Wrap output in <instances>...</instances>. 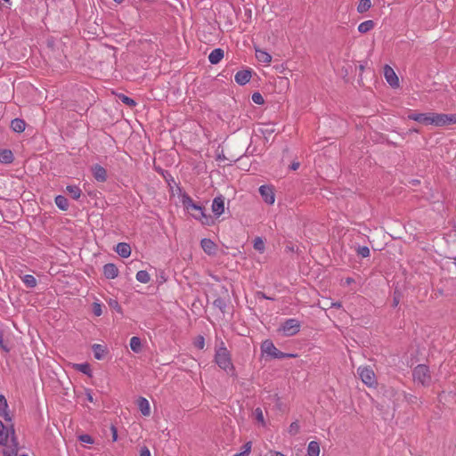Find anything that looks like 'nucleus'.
<instances>
[{"label": "nucleus", "mask_w": 456, "mask_h": 456, "mask_svg": "<svg viewBox=\"0 0 456 456\" xmlns=\"http://www.w3.org/2000/svg\"><path fill=\"white\" fill-rule=\"evenodd\" d=\"M248 150L249 146L244 151V150L239 147L238 144H224V146H219L216 150L217 159L236 162L245 154V152H248Z\"/></svg>", "instance_id": "nucleus-1"}, {"label": "nucleus", "mask_w": 456, "mask_h": 456, "mask_svg": "<svg viewBox=\"0 0 456 456\" xmlns=\"http://www.w3.org/2000/svg\"><path fill=\"white\" fill-rule=\"evenodd\" d=\"M215 362L218 365V367H220L226 372L234 370V366L232 362L231 354L223 341H220L219 346L216 349Z\"/></svg>", "instance_id": "nucleus-2"}, {"label": "nucleus", "mask_w": 456, "mask_h": 456, "mask_svg": "<svg viewBox=\"0 0 456 456\" xmlns=\"http://www.w3.org/2000/svg\"><path fill=\"white\" fill-rule=\"evenodd\" d=\"M413 380L423 387H428L432 382L429 368L425 364L417 365L412 372Z\"/></svg>", "instance_id": "nucleus-3"}, {"label": "nucleus", "mask_w": 456, "mask_h": 456, "mask_svg": "<svg viewBox=\"0 0 456 456\" xmlns=\"http://www.w3.org/2000/svg\"><path fill=\"white\" fill-rule=\"evenodd\" d=\"M263 354H266L274 359H283L286 357H293L294 354H285L278 350L271 340H265L261 346Z\"/></svg>", "instance_id": "nucleus-4"}, {"label": "nucleus", "mask_w": 456, "mask_h": 456, "mask_svg": "<svg viewBox=\"0 0 456 456\" xmlns=\"http://www.w3.org/2000/svg\"><path fill=\"white\" fill-rule=\"evenodd\" d=\"M456 124V114H444L432 112V126H450Z\"/></svg>", "instance_id": "nucleus-5"}, {"label": "nucleus", "mask_w": 456, "mask_h": 456, "mask_svg": "<svg viewBox=\"0 0 456 456\" xmlns=\"http://www.w3.org/2000/svg\"><path fill=\"white\" fill-rule=\"evenodd\" d=\"M300 329V322L297 319H287L281 327L279 331L284 336L290 337L297 334Z\"/></svg>", "instance_id": "nucleus-6"}, {"label": "nucleus", "mask_w": 456, "mask_h": 456, "mask_svg": "<svg viewBox=\"0 0 456 456\" xmlns=\"http://www.w3.org/2000/svg\"><path fill=\"white\" fill-rule=\"evenodd\" d=\"M10 437L16 447L17 443L15 441L13 426L12 424L10 426H5L3 422H0V444L5 445Z\"/></svg>", "instance_id": "nucleus-7"}, {"label": "nucleus", "mask_w": 456, "mask_h": 456, "mask_svg": "<svg viewBox=\"0 0 456 456\" xmlns=\"http://www.w3.org/2000/svg\"><path fill=\"white\" fill-rule=\"evenodd\" d=\"M357 372L365 385L372 387L376 383L374 371L370 367H359Z\"/></svg>", "instance_id": "nucleus-8"}, {"label": "nucleus", "mask_w": 456, "mask_h": 456, "mask_svg": "<svg viewBox=\"0 0 456 456\" xmlns=\"http://www.w3.org/2000/svg\"><path fill=\"white\" fill-rule=\"evenodd\" d=\"M259 193L264 201L269 205H273L275 201V195L273 186L261 185L259 187Z\"/></svg>", "instance_id": "nucleus-9"}, {"label": "nucleus", "mask_w": 456, "mask_h": 456, "mask_svg": "<svg viewBox=\"0 0 456 456\" xmlns=\"http://www.w3.org/2000/svg\"><path fill=\"white\" fill-rule=\"evenodd\" d=\"M195 213H191L193 218L200 221L202 224L209 225L212 224V217L206 214L203 207L200 206V209H193Z\"/></svg>", "instance_id": "nucleus-10"}, {"label": "nucleus", "mask_w": 456, "mask_h": 456, "mask_svg": "<svg viewBox=\"0 0 456 456\" xmlns=\"http://www.w3.org/2000/svg\"><path fill=\"white\" fill-rule=\"evenodd\" d=\"M410 119H412L419 124L432 126V112L427 113H411L408 116Z\"/></svg>", "instance_id": "nucleus-11"}, {"label": "nucleus", "mask_w": 456, "mask_h": 456, "mask_svg": "<svg viewBox=\"0 0 456 456\" xmlns=\"http://www.w3.org/2000/svg\"><path fill=\"white\" fill-rule=\"evenodd\" d=\"M384 76L387 80V82L392 86V87H398L399 86V79L394 69L386 65L384 67Z\"/></svg>", "instance_id": "nucleus-12"}, {"label": "nucleus", "mask_w": 456, "mask_h": 456, "mask_svg": "<svg viewBox=\"0 0 456 456\" xmlns=\"http://www.w3.org/2000/svg\"><path fill=\"white\" fill-rule=\"evenodd\" d=\"M91 170H92L94 178L97 182L104 183L107 181V177H108L107 171L103 167H102L99 164H95L91 167Z\"/></svg>", "instance_id": "nucleus-13"}, {"label": "nucleus", "mask_w": 456, "mask_h": 456, "mask_svg": "<svg viewBox=\"0 0 456 456\" xmlns=\"http://www.w3.org/2000/svg\"><path fill=\"white\" fill-rule=\"evenodd\" d=\"M212 211L216 216H220L224 212V197L223 195L213 200Z\"/></svg>", "instance_id": "nucleus-14"}, {"label": "nucleus", "mask_w": 456, "mask_h": 456, "mask_svg": "<svg viewBox=\"0 0 456 456\" xmlns=\"http://www.w3.org/2000/svg\"><path fill=\"white\" fill-rule=\"evenodd\" d=\"M200 246L203 251L208 254V256H213L216 254V243L211 240L210 239L204 238L200 241Z\"/></svg>", "instance_id": "nucleus-15"}, {"label": "nucleus", "mask_w": 456, "mask_h": 456, "mask_svg": "<svg viewBox=\"0 0 456 456\" xmlns=\"http://www.w3.org/2000/svg\"><path fill=\"white\" fill-rule=\"evenodd\" d=\"M102 272H103V275L107 279H115L118 275V269L116 266V265H114L112 263L104 265Z\"/></svg>", "instance_id": "nucleus-16"}, {"label": "nucleus", "mask_w": 456, "mask_h": 456, "mask_svg": "<svg viewBox=\"0 0 456 456\" xmlns=\"http://www.w3.org/2000/svg\"><path fill=\"white\" fill-rule=\"evenodd\" d=\"M0 417H2L5 421H12V418L8 412L7 400L3 395H0Z\"/></svg>", "instance_id": "nucleus-17"}, {"label": "nucleus", "mask_w": 456, "mask_h": 456, "mask_svg": "<svg viewBox=\"0 0 456 456\" xmlns=\"http://www.w3.org/2000/svg\"><path fill=\"white\" fill-rule=\"evenodd\" d=\"M251 78V72L249 70L238 71L234 76V80L240 86L246 85Z\"/></svg>", "instance_id": "nucleus-18"}, {"label": "nucleus", "mask_w": 456, "mask_h": 456, "mask_svg": "<svg viewBox=\"0 0 456 456\" xmlns=\"http://www.w3.org/2000/svg\"><path fill=\"white\" fill-rule=\"evenodd\" d=\"M115 250L121 257L124 258H126L131 255V247L126 242L118 243Z\"/></svg>", "instance_id": "nucleus-19"}, {"label": "nucleus", "mask_w": 456, "mask_h": 456, "mask_svg": "<svg viewBox=\"0 0 456 456\" xmlns=\"http://www.w3.org/2000/svg\"><path fill=\"white\" fill-rule=\"evenodd\" d=\"M92 350L94 352V358L97 360H102L108 353L106 346L101 344H94L92 346Z\"/></svg>", "instance_id": "nucleus-20"}, {"label": "nucleus", "mask_w": 456, "mask_h": 456, "mask_svg": "<svg viewBox=\"0 0 456 456\" xmlns=\"http://www.w3.org/2000/svg\"><path fill=\"white\" fill-rule=\"evenodd\" d=\"M138 408L143 416H149L151 414V407L149 401L144 397H139L137 403Z\"/></svg>", "instance_id": "nucleus-21"}, {"label": "nucleus", "mask_w": 456, "mask_h": 456, "mask_svg": "<svg viewBox=\"0 0 456 456\" xmlns=\"http://www.w3.org/2000/svg\"><path fill=\"white\" fill-rule=\"evenodd\" d=\"M224 58V51L220 48L214 49L208 55V61L211 64H217Z\"/></svg>", "instance_id": "nucleus-22"}, {"label": "nucleus", "mask_w": 456, "mask_h": 456, "mask_svg": "<svg viewBox=\"0 0 456 456\" xmlns=\"http://www.w3.org/2000/svg\"><path fill=\"white\" fill-rule=\"evenodd\" d=\"M256 58L259 62L265 65H268L272 61L271 54L261 49H256Z\"/></svg>", "instance_id": "nucleus-23"}, {"label": "nucleus", "mask_w": 456, "mask_h": 456, "mask_svg": "<svg viewBox=\"0 0 456 456\" xmlns=\"http://www.w3.org/2000/svg\"><path fill=\"white\" fill-rule=\"evenodd\" d=\"M14 159L13 153L11 150H0V163L11 164Z\"/></svg>", "instance_id": "nucleus-24"}, {"label": "nucleus", "mask_w": 456, "mask_h": 456, "mask_svg": "<svg viewBox=\"0 0 456 456\" xmlns=\"http://www.w3.org/2000/svg\"><path fill=\"white\" fill-rule=\"evenodd\" d=\"M182 203L188 211L191 209H200V205L196 204L187 194L183 195Z\"/></svg>", "instance_id": "nucleus-25"}, {"label": "nucleus", "mask_w": 456, "mask_h": 456, "mask_svg": "<svg viewBox=\"0 0 456 456\" xmlns=\"http://www.w3.org/2000/svg\"><path fill=\"white\" fill-rule=\"evenodd\" d=\"M66 191L76 200H77L82 195V191L77 185H68L66 187Z\"/></svg>", "instance_id": "nucleus-26"}, {"label": "nucleus", "mask_w": 456, "mask_h": 456, "mask_svg": "<svg viewBox=\"0 0 456 456\" xmlns=\"http://www.w3.org/2000/svg\"><path fill=\"white\" fill-rule=\"evenodd\" d=\"M26 123L23 119L15 118L11 123V127L14 132H23L25 130Z\"/></svg>", "instance_id": "nucleus-27"}, {"label": "nucleus", "mask_w": 456, "mask_h": 456, "mask_svg": "<svg viewBox=\"0 0 456 456\" xmlns=\"http://www.w3.org/2000/svg\"><path fill=\"white\" fill-rule=\"evenodd\" d=\"M21 281L28 289H33L37 284V279L31 274H25L24 276L21 277Z\"/></svg>", "instance_id": "nucleus-28"}, {"label": "nucleus", "mask_w": 456, "mask_h": 456, "mask_svg": "<svg viewBox=\"0 0 456 456\" xmlns=\"http://www.w3.org/2000/svg\"><path fill=\"white\" fill-rule=\"evenodd\" d=\"M54 202L61 210L65 211L69 208L68 200L62 195L56 196Z\"/></svg>", "instance_id": "nucleus-29"}, {"label": "nucleus", "mask_w": 456, "mask_h": 456, "mask_svg": "<svg viewBox=\"0 0 456 456\" xmlns=\"http://www.w3.org/2000/svg\"><path fill=\"white\" fill-rule=\"evenodd\" d=\"M374 28L373 20H365L359 24L358 31L361 33H367Z\"/></svg>", "instance_id": "nucleus-30"}, {"label": "nucleus", "mask_w": 456, "mask_h": 456, "mask_svg": "<svg viewBox=\"0 0 456 456\" xmlns=\"http://www.w3.org/2000/svg\"><path fill=\"white\" fill-rule=\"evenodd\" d=\"M130 347L134 353H139L142 350V342L138 337H132L130 339Z\"/></svg>", "instance_id": "nucleus-31"}, {"label": "nucleus", "mask_w": 456, "mask_h": 456, "mask_svg": "<svg viewBox=\"0 0 456 456\" xmlns=\"http://www.w3.org/2000/svg\"><path fill=\"white\" fill-rule=\"evenodd\" d=\"M136 280L141 283H148L151 281V276L147 271L141 270L135 275Z\"/></svg>", "instance_id": "nucleus-32"}, {"label": "nucleus", "mask_w": 456, "mask_h": 456, "mask_svg": "<svg viewBox=\"0 0 456 456\" xmlns=\"http://www.w3.org/2000/svg\"><path fill=\"white\" fill-rule=\"evenodd\" d=\"M371 7L370 0H360L357 5V12L359 13H363L367 12Z\"/></svg>", "instance_id": "nucleus-33"}, {"label": "nucleus", "mask_w": 456, "mask_h": 456, "mask_svg": "<svg viewBox=\"0 0 456 456\" xmlns=\"http://www.w3.org/2000/svg\"><path fill=\"white\" fill-rule=\"evenodd\" d=\"M76 370L84 373V374H86V375H91V368H90V365L88 363H79V364H76Z\"/></svg>", "instance_id": "nucleus-34"}, {"label": "nucleus", "mask_w": 456, "mask_h": 456, "mask_svg": "<svg viewBox=\"0 0 456 456\" xmlns=\"http://www.w3.org/2000/svg\"><path fill=\"white\" fill-rule=\"evenodd\" d=\"M299 429H300V427H299L298 421L296 420L290 424V426L288 429V432L290 436H296L297 434H298Z\"/></svg>", "instance_id": "nucleus-35"}, {"label": "nucleus", "mask_w": 456, "mask_h": 456, "mask_svg": "<svg viewBox=\"0 0 456 456\" xmlns=\"http://www.w3.org/2000/svg\"><path fill=\"white\" fill-rule=\"evenodd\" d=\"M92 310L95 316H101L102 314V305L100 302H94Z\"/></svg>", "instance_id": "nucleus-36"}, {"label": "nucleus", "mask_w": 456, "mask_h": 456, "mask_svg": "<svg viewBox=\"0 0 456 456\" xmlns=\"http://www.w3.org/2000/svg\"><path fill=\"white\" fill-rule=\"evenodd\" d=\"M254 248L259 252H264L265 243L260 237H257L254 240Z\"/></svg>", "instance_id": "nucleus-37"}, {"label": "nucleus", "mask_w": 456, "mask_h": 456, "mask_svg": "<svg viewBox=\"0 0 456 456\" xmlns=\"http://www.w3.org/2000/svg\"><path fill=\"white\" fill-rule=\"evenodd\" d=\"M252 102L256 104H263L265 102V100H264V97L262 96V94L260 93H254L252 94Z\"/></svg>", "instance_id": "nucleus-38"}, {"label": "nucleus", "mask_w": 456, "mask_h": 456, "mask_svg": "<svg viewBox=\"0 0 456 456\" xmlns=\"http://www.w3.org/2000/svg\"><path fill=\"white\" fill-rule=\"evenodd\" d=\"M119 99L123 103L126 104L127 106L133 107L135 105V102L126 95L122 94L119 96Z\"/></svg>", "instance_id": "nucleus-39"}, {"label": "nucleus", "mask_w": 456, "mask_h": 456, "mask_svg": "<svg viewBox=\"0 0 456 456\" xmlns=\"http://www.w3.org/2000/svg\"><path fill=\"white\" fill-rule=\"evenodd\" d=\"M358 255H360L362 257H368L370 256V248L366 246L359 247L357 249Z\"/></svg>", "instance_id": "nucleus-40"}, {"label": "nucleus", "mask_w": 456, "mask_h": 456, "mask_svg": "<svg viewBox=\"0 0 456 456\" xmlns=\"http://www.w3.org/2000/svg\"><path fill=\"white\" fill-rule=\"evenodd\" d=\"M214 305L217 308H219L222 312L224 311L225 307H226V304L224 302V299L222 298H216L215 301H214Z\"/></svg>", "instance_id": "nucleus-41"}, {"label": "nucleus", "mask_w": 456, "mask_h": 456, "mask_svg": "<svg viewBox=\"0 0 456 456\" xmlns=\"http://www.w3.org/2000/svg\"><path fill=\"white\" fill-rule=\"evenodd\" d=\"M79 441L82 442V443H85V444H94L93 437L91 436L87 435V434L81 435L79 436Z\"/></svg>", "instance_id": "nucleus-42"}, {"label": "nucleus", "mask_w": 456, "mask_h": 456, "mask_svg": "<svg viewBox=\"0 0 456 456\" xmlns=\"http://www.w3.org/2000/svg\"><path fill=\"white\" fill-rule=\"evenodd\" d=\"M251 446H252L251 442H247L246 444H243V447H242L243 451L240 452V453L243 454L244 456L248 455L251 451Z\"/></svg>", "instance_id": "nucleus-43"}, {"label": "nucleus", "mask_w": 456, "mask_h": 456, "mask_svg": "<svg viewBox=\"0 0 456 456\" xmlns=\"http://www.w3.org/2000/svg\"><path fill=\"white\" fill-rule=\"evenodd\" d=\"M254 413L257 421L264 423V415L262 410L260 408H256Z\"/></svg>", "instance_id": "nucleus-44"}, {"label": "nucleus", "mask_w": 456, "mask_h": 456, "mask_svg": "<svg viewBox=\"0 0 456 456\" xmlns=\"http://www.w3.org/2000/svg\"><path fill=\"white\" fill-rule=\"evenodd\" d=\"M111 434H112V441L116 442L118 440V430L115 426L110 427Z\"/></svg>", "instance_id": "nucleus-45"}, {"label": "nucleus", "mask_w": 456, "mask_h": 456, "mask_svg": "<svg viewBox=\"0 0 456 456\" xmlns=\"http://www.w3.org/2000/svg\"><path fill=\"white\" fill-rule=\"evenodd\" d=\"M140 456H151V452L148 447L143 446L140 450Z\"/></svg>", "instance_id": "nucleus-46"}, {"label": "nucleus", "mask_w": 456, "mask_h": 456, "mask_svg": "<svg viewBox=\"0 0 456 456\" xmlns=\"http://www.w3.org/2000/svg\"><path fill=\"white\" fill-rule=\"evenodd\" d=\"M4 456H17V450L16 449L6 450L4 452Z\"/></svg>", "instance_id": "nucleus-47"}, {"label": "nucleus", "mask_w": 456, "mask_h": 456, "mask_svg": "<svg viewBox=\"0 0 456 456\" xmlns=\"http://www.w3.org/2000/svg\"><path fill=\"white\" fill-rule=\"evenodd\" d=\"M307 454L308 456H314V441L308 444Z\"/></svg>", "instance_id": "nucleus-48"}, {"label": "nucleus", "mask_w": 456, "mask_h": 456, "mask_svg": "<svg viewBox=\"0 0 456 456\" xmlns=\"http://www.w3.org/2000/svg\"><path fill=\"white\" fill-rule=\"evenodd\" d=\"M204 346H205L204 338L200 337V339L197 342L196 346L200 349H202L204 347Z\"/></svg>", "instance_id": "nucleus-49"}, {"label": "nucleus", "mask_w": 456, "mask_h": 456, "mask_svg": "<svg viewBox=\"0 0 456 456\" xmlns=\"http://www.w3.org/2000/svg\"><path fill=\"white\" fill-rule=\"evenodd\" d=\"M299 166H300L299 162H293L290 165V169L296 171L298 169Z\"/></svg>", "instance_id": "nucleus-50"}, {"label": "nucleus", "mask_w": 456, "mask_h": 456, "mask_svg": "<svg viewBox=\"0 0 456 456\" xmlns=\"http://www.w3.org/2000/svg\"><path fill=\"white\" fill-rule=\"evenodd\" d=\"M0 347L6 352L9 351V349L4 345V338L2 335H0Z\"/></svg>", "instance_id": "nucleus-51"}, {"label": "nucleus", "mask_w": 456, "mask_h": 456, "mask_svg": "<svg viewBox=\"0 0 456 456\" xmlns=\"http://www.w3.org/2000/svg\"><path fill=\"white\" fill-rule=\"evenodd\" d=\"M86 399L89 402L94 403V397H93V395H92L91 391H87L86 392Z\"/></svg>", "instance_id": "nucleus-52"}, {"label": "nucleus", "mask_w": 456, "mask_h": 456, "mask_svg": "<svg viewBox=\"0 0 456 456\" xmlns=\"http://www.w3.org/2000/svg\"><path fill=\"white\" fill-rule=\"evenodd\" d=\"M368 62L367 61H363L362 62L360 65H359V69L362 72H363V70L365 69L366 66H367Z\"/></svg>", "instance_id": "nucleus-53"}, {"label": "nucleus", "mask_w": 456, "mask_h": 456, "mask_svg": "<svg viewBox=\"0 0 456 456\" xmlns=\"http://www.w3.org/2000/svg\"><path fill=\"white\" fill-rule=\"evenodd\" d=\"M110 305L117 307L118 311L120 310V306L118 305L117 301H114V303H110Z\"/></svg>", "instance_id": "nucleus-54"}, {"label": "nucleus", "mask_w": 456, "mask_h": 456, "mask_svg": "<svg viewBox=\"0 0 456 456\" xmlns=\"http://www.w3.org/2000/svg\"><path fill=\"white\" fill-rule=\"evenodd\" d=\"M110 305L117 307L118 311L120 310V306L118 305L117 301H114V303H110Z\"/></svg>", "instance_id": "nucleus-55"}, {"label": "nucleus", "mask_w": 456, "mask_h": 456, "mask_svg": "<svg viewBox=\"0 0 456 456\" xmlns=\"http://www.w3.org/2000/svg\"><path fill=\"white\" fill-rule=\"evenodd\" d=\"M110 305L117 307L118 311L120 310V306L118 305L117 301H114V303H110Z\"/></svg>", "instance_id": "nucleus-56"}, {"label": "nucleus", "mask_w": 456, "mask_h": 456, "mask_svg": "<svg viewBox=\"0 0 456 456\" xmlns=\"http://www.w3.org/2000/svg\"><path fill=\"white\" fill-rule=\"evenodd\" d=\"M319 453H320V448H319V446L315 444V456H319Z\"/></svg>", "instance_id": "nucleus-57"}, {"label": "nucleus", "mask_w": 456, "mask_h": 456, "mask_svg": "<svg viewBox=\"0 0 456 456\" xmlns=\"http://www.w3.org/2000/svg\"><path fill=\"white\" fill-rule=\"evenodd\" d=\"M275 456H285V455L281 452H276Z\"/></svg>", "instance_id": "nucleus-58"}, {"label": "nucleus", "mask_w": 456, "mask_h": 456, "mask_svg": "<svg viewBox=\"0 0 456 456\" xmlns=\"http://www.w3.org/2000/svg\"><path fill=\"white\" fill-rule=\"evenodd\" d=\"M233 456H244V455L241 454L240 452H239V453L234 454Z\"/></svg>", "instance_id": "nucleus-59"}, {"label": "nucleus", "mask_w": 456, "mask_h": 456, "mask_svg": "<svg viewBox=\"0 0 456 456\" xmlns=\"http://www.w3.org/2000/svg\"><path fill=\"white\" fill-rule=\"evenodd\" d=\"M116 3L120 4L123 2V0H114Z\"/></svg>", "instance_id": "nucleus-60"}, {"label": "nucleus", "mask_w": 456, "mask_h": 456, "mask_svg": "<svg viewBox=\"0 0 456 456\" xmlns=\"http://www.w3.org/2000/svg\"><path fill=\"white\" fill-rule=\"evenodd\" d=\"M318 305H319L322 309H324V308H325V306H324V305H321V304H320V303H318Z\"/></svg>", "instance_id": "nucleus-61"}, {"label": "nucleus", "mask_w": 456, "mask_h": 456, "mask_svg": "<svg viewBox=\"0 0 456 456\" xmlns=\"http://www.w3.org/2000/svg\"><path fill=\"white\" fill-rule=\"evenodd\" d=\"M331 305H338V306H339L340 305L339 304L331 303Z\"/></svg>", "instance_id": "nucleus-62"}, {"label": "nucleus", "mask_w": 456, "mask_h": 456, "mask_svg": "<svg viewBox=\"0 0 456 456\" xmlns=\"http://www.w3.org/2000/svg\"><path fill=\"white\" fill-rule=\"evenodd\" d=\"M5 2H9L10 0H4Z\"/></svg>", "instance_id": "nucleus-63"}]
</instances>
